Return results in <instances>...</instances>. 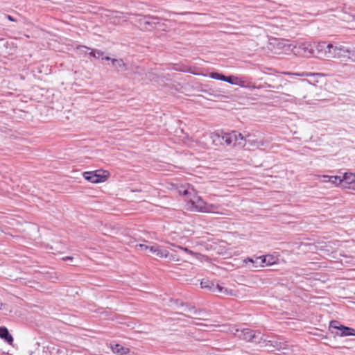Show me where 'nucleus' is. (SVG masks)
<instances>
[{
	"instance_id": "nucleus-1",
	"label": "nucleus",
	"mask_w": 355,
	"mask_h": 355,
	"mask_svg": "<svg viewBox=\"0 0 355 355\" xmlns=\"http://www.w3.org/2000/svg\"><path fill=\"white\" fill-rule=\"evenodd\" d=\"M210 139L214 146H218L224 141L229 146H243L244 145L243 136L236 131L231 132H214L210 134Z\"/></svg>"
},
{
	"instance_id": "nucleus-2",
	"label": "nucleus",
	"mask_w": 355,
	"mask_h": 355,
	"mask_svg": "<svg viewBox=\"0 0 355 355\" xmlns=\"http://www.w3.org/2000/svg\"><path fill=\"white\" fill-rule=\"evenodd\" d=\"M189 202L191 207L196 211L223 214L218 210L220 208L219 205L207 203L201 198V197L197 196L196 191H195L194 195L189 197Z\"/></svg>"
},
{
	"instance_id": "nucleus-3",
	"label": "nucleus",
	"mask_w": 355,
	"mask_h": 355,
	"mask_svg": "<svg viewBox=\"0 0 355 355\" xmlns=\"http://www.w3.org/2000/svg\"><path fill=\"white\" fill-rule=\"evenodd\" d=\"M279 49L287 47L291 49L293 54L300 56L310 57L314 55L313 44L309 42L298 43L295 45H286L284 42H279L277 44Z\"/></svg>"
},
{
	"instance_id": "nucleus-4",
	"label": "nucleus",
	"mask_w": 355,
	"mask_h": 355,
	"mask_svg": "<svg viewBox=\"0 0 355 355\" xmlns=\"http://www.w3.org/2000/svg\"><path fill=\"white\" fill-rule=\"evenodd\" d=\"M331 48V53L329 55L331 58L339 59L342 62H347L350 59L351 55H354L355 53V48L336 43L333 44Z\"/></svg>"
},
{
	"instance_id": "nucleus-5",
	"label": "nucleus",
	"mask_w": 355,
	"mask_h": 355,
	"mask_svg": "<svg viewBox=\"0 0 355 355\" xmlns=\"http://www.w3.org/2000/svg\"><path fill=\"white\" fill-rule=\"evenodd\" d=\"M223 331L232 333L239 339L248 342L261 343V340H262V337L259 336L261 334L260 332L257 334L255 331L250 329L239 330L235 327H228L227 329H224Z\"/></svg>"
},
{
	"instance_id": "nucleus-6",
	"label": "nucleus",
	"mask_w": 355,
	"mask_h": 355,
	"mask_svg": "<svg viewBox=\"0 0 355 355\" xmlns=\"http://www.w3.org/2000/svg\"><path fill=\"white\" fill-rule=\"evenodd\" d=\"M201 288H207L210 291L215 293H220L225 295H233V291L232 290H229L227 288H225L220 285L218 283H216L214 282H211L207 279L202 280Z\"/></svg>"
},
{
	"instance_id": "nucleus-7",
	"label": "nucleus",
	"mask_w": 355,
	"mask_h": 355,
	"mask_svg": "<svg viewBox=\"0 0 355 355\" xmlns=\"http://www.w3.org/2000/svg\"><path fill=\"white\" fill-rule=\"evenodd\" d=\"M333 44H327L325 42H321L318 43H313L314 51L317 52V56L324 57L328 59H331L330 53H331V48Z\"/></svg>"
},
{
	"instance_id": "nucleus-8",
	"label": "nucleus",
	"mask_w": 355,
	"mask_h": 355,
	"mask_svg": "<svg viewBox=\"0 0 355 355\" xmlns=\"http://www.w3.org/2000/svg\"><path fill=\"white\" fill-rule=\"evenodd\" d=\"M106 173V171H101L85 172L83 176L85 180L90 181L91 182L98 183L107 180V174H105Z\"/></svg>"
},
{
	"instance_id": "nucleus-9",
	"label": "nucleus",
	"mask_w": 355,
	"mask_h": 355,
	"mask_svg": "<svg viewBox=\"0 0 355 355\" xmlns=\"http://www.w3.org/2000/svg\"><path fill=\"white\" fill-rule=\"evenodd\" d=\"M331 329H336L340 331V336H354L355 335V329L343 326L342 324L338 325V322L337 321H332L330 323Z\"/></svg>"
},
{
	"instance_id": "nucleus-10",
	"label": "nucleus",
	"mask_w": 355,
	"mask_h": 355,
	"mask_svg": "<svg viewBox=\"0 0 355 355\" xmlns=\"http://www.w3.org/2000/svg\"><path fill=\"white\" fill-rule=\"evenodd\" d=\"M149 252L160 258H167L169 255L166 249L157 244L151 245L149 247Z\"/></svg>"
},
{
	"instance_id": "nucleus-11",
	"label": "nucleus",
	"mask_w": 355,
	"mask_h": 355,
	"mask_svg": "<svg viewBox=\"0 0 355 355\" xmlns=\"http://www.w3.org/2000/svg\"><path fill=\"white\" fill-rule=\"evenodd\" d=\"M311 84L309 80H304L301 84L296 85L297 94L301 96L303 99L307 97L308 89L311 87Z\"/></svg>"
},
{
	"instance_id": "nucleus-12",
	"label": "nucleus",
	"mask_w": 355,
	"mask_h": 355,
	"mask_svg": "<svg viewBox=\"0 0 355 355\" xmlns=\"http://www.w3.org/2000/svg\"><path fill=\"white\" fill-rule=\"evenodd\" d=\"M150 19H155V18L150 16H140L137 22L141 29L148 30V26L153 28V25L155 24V22L151 21Z\"/></svg>"
},
{
	"instance_id": "nucleus-13",
	"label": "nucleus",
	"mask_w": 355,
	"mask_h": 355,
	"mask_svg": "<svg viewBox=\"0 0 355 355\" xmlns=\"http://www.w3.org/2000/svg\"><path fill=\"white\" fill-rule=\"evenodd\" d=\"M196 190L190 184L182 185L178 188V193L180 195L187 196V200H189V197L195 194Z\"/></svg>"
},
{
	"instance_id": "nucleus-14",
	"label": "nucleus",
	"mask_w": 355,
	"mask_h": 355,
	"mask_svg": "<svg viewBox=\"0 0 355 355\" xmlns=\"http://www.w3.org/2000/svg\"><path fill=\"white\" fill-rule=\"evenodd\" d=\"M263 343H265L266 347L273 348V349H269V350H270V351H273L274 349H277V350L287 349V348L285 347L286 344L282 342H279L277 340L272 341V340H264Z\"/></svg>"
},
{
	"instance_id": "nucleus-15",
	"label": "nucleus",
	"mask_w": 355,
	"mask_h": 355,
	"mask_svg": "<svg viewBox=\"0 0 355 355\" xmlns=\"http://www.w3.org/2000/svg\"><path fill=\"white\" fill-rule=\"evenodd\" d=\"M78 49H79L80 52H83L85 53H87V51H90L89 54L95 58H99L100 57L103 56L104 54L103 52L100 50L91 49L85 46H80L78 47Z\"/></svg>"
},
{
	"instance_id": "nucleus-16",
	"label": "nucleus",
	"mask_w": 355,
	"mask_h": 355,
	"mask_svg": "<svg viewBox=\"0 0 355 355\" xmlns=\"http://www.w3.org/2000/svg\"><path fill=\"white\" fill-rule=\"evenodd\" d=\"M244 139V145L243 146H239L240 148H243L245 146L246 144H248L250 146L253 148H259L261 146L263 145L262 141H258L257 139L251 138V136L248 135L245 137H243Z\"/></svg>"
},
{
	"instance_id": "nucleus-17",
	"label": "nucleus",
	"mask_w": 355,
	"mask_h": 355,
	"mask_svg": "<svg viewBox=\"0 0 355 355\" xmlns=\"http://www.w3.org/2000/svg\"><path fill=\"white\" fill-rule=\"evenodd\" d=\"M0 338L9 344H12L13 342L12 336L10 334L8 329L5 327H0Z\"/></svg>"
},
{
	"instance_id": "nucleus-18",
	"label": "nucleus",
	"mask_w": 355,
	"mask_h": 355,
	"mask_svg": "<svg viewBox=\"0 0 355 355\" xmlns=\"http://www.w3.org/2000/svg\"><path fill=\"white\" fill-rule=\"evenodd\" d=\"M244 261L247 263L250 262L252 263V269H257L259 267H263L262 257H257L255 259L248 257Z\"/></svg>"
},
{
	"instance_id": "nucleus-19",
	"label": "nucleus",
	"mask_w": 355,
	"mask_h": 355,
	"mask_svg": "<svg viewBox=\"0 0 355 355\" xmlns=\"http://www.w3.org/2000/svg\"><path fill=\"white\" fill-rule=\"evenodd\" d=\"M112 350L114 354L119 355H125L129 353L130 349L127 347H124L119 344H116L112 346Z\"/></svg>"
},
{
	"instance_id": "nucleus-20",
	"label": "nucleus",
	"mask_w": 355,
	"mask_h": 355,
	"mask_svg": "<svg viewBox=\"0 0 355 355\" xmlns=\"http://www.w3.org/2000/svg\"><path fill=\"white\" fill-rule=\"evenodd\" d=\"M342 183L349 184L355 183V174L352 173H345L341 178Z\"/></svg>"
},
{
	"instance_id": "nucleus-21",
	"label": "nucleus",
	"mask_w": 355,
	"mask_h": 355,
	"mask_svg": "<svg viewBox=\"0 0 355 355\" xmlns=\"http://www.w3.org/2000/svg\"><path fill=\"white\" fill-rule=\"evenodd\" d=\"M112 64L117 70L125 69V64L121 59H112Z\"/></svg>"
},
{
	"instance_id": "nucleus-22",
	"label": "nucleus",
	"mask_w": 355,
	"mask_h": 355,
	"mask_svg": "<svg viewBox=\"0 0 355 355\" xmlns=\"http://www.w3.org/2000/svg\"><path fill=\"white\" fill-rule=\"evenodd\" d=\"M238 80H239V78L237 77L234 76H230L225 77V82H227L232 85H239L243 87L244 81L240 80L239 82H238L237 81Z\"/></svg>"
},
{
	"instance_id": "nucleus-23",
	"label": "nucleus",
	"mask_w": 355,
	"mask_h": 355,
	"mask_svg": "<svg viewBox=\"0 0 355 355\" xmlns=\"http://www.w3.org/2000/svg\"><path fill=\"white\" fill-rule=\"evenodd\" d=\"M263 266L264 265L270 266L275 263V258L270 255L261 256Z\"/></svg>"
},
{
	"instance_id": "nucleus-24",
	"label": "nucleus",
	"mask_w": 355,
	"mask_h": 355,
	"mask_svg": "<svg viewBox=\"0 0 355 355\" xmlns=\"http://www.w3.org/2000/svg\"><path fill=\"white\" fill-rule=\"evenodd\" d=\"M209 77L213 79L225 81L226 76L217 72H212L209 74Z\"/></svg>"
},
{
	"instance_id": "nucleus-25",
	"label": "nucleus",
	"mask_w": 355,
	"mask_h": 355,
	"mask_svg": "<svg viewBox=\"0 0 355 355\" xmlns=\"http://www.w3.org/2000/svg\"><path fill=\"white\" fill-rule=\"evenodd\" d=\"M329 182L335 185H339L342 183L341 177L338 175L331 176Z\"/></svg>"
},
{
	"instance_id": "nucleus-26",
	"label": "nucleus",
	"mask_w": 355,
	"mask_h": 355,
	"mask_svg": "<svg viewBox=\"0 0 355 355\" xmlns=\"http://www.w3.org/2000/svg\"><path fill=\"white\" fill-rule=\"evenodd\" d=\"M189 312L191 314L199 316L198 318V319H203L202 318L203 314L202 313V311H200V310H196L195 308H191V309H189Z\"/></svg>"
},
{
	"instance_id": "nucleus-27",
	"label": "nucleus",
	"mask_w": 355,
	"mask_h": 355,
	"mask_svg": "<svg viewBox=\"0 0 355 355\" xmlns=\"http://www.w3.org/2000/svg\"><path fill=\"white\" fill-rule=\"evenodd\" d=\"M149 247H150V245H146V244H139V245H136V248L138 250H141V251H147V250L149 251Z\"/></svg>"
},
{
	"instance_id": "nucleus-28",
	"label": "nucleus",
	"mask_w": 355,
	"mask_h": 355,
	"mask_svg": "<svg viewBox=\"0 0 355 355\" xmlns=\"http://www.w3.org/2000/svg\"><path fill=\"white\" fill-rule=\"evenodd\" d=\"M320 178L321 179V182H329V180H331L330 175H322L320 176Z\"/></svg>"
},
{
	"instance_id": "nucleus-29",
	"label": "nucleus",
	"mask_w": 355,
	"mask_h": 355,
	"mask_svg": "<svg viewBox=\"0 0 355 355\" xmlns=\"http://www.w3.org/2000/svg\"><path fill=\"white\" fill-rule=\"evenodd\" d=\"M178 248H180V250H183L184 252L188 253V254H193V252L189 250L188 248H183V247H181V246H178Z\"/></svg>"
},
{
	"instance_id": "nucleus-30",
	"label": "nucleus",
	"mask_w": 355,
	"mask_h": 355,
	"mask_svg": "<svg viewBox=\"0 0 355 355\" xmlns=\"http://www.w3.org/2000/svg\"><path fill=\"white\" fill-rule=\"evenodd\" d=\"M285 74H287V75H296V76H307V74L306 73H290V72H286L284 73Z\"/></svg>"
},
{
	"instance_id": "nucleus-31",
	"label": "nucleus",
	"mask_w": 355,
	"mask_h": 355,
	"mask_svg": "<svg viewBox=\"0 0 355 355\" xmlns=\"http://www.w3.org/2000/svg\"><path fill=\"white\" fill-rule=\"evenodd\" d=\"M268 87H272V88H276V89H281L283 87L282 85H279L278 86H271L270 85H268Z\"/></svg>"
},
{
	"instance_id": "nucleus-32",
	"label": "nucleus",
	"mask_w": 355,
	"mask_h": 355,
	"mask_svg": "<svg viewBox=\"0 0 355 355\" xmlns=\"http://www.w3.org/2000/svg\"><path fill=\"white\" fill-rule=\"evenodd\" d=\"M349 60L355 62V53L354 54V55H351Z\"/></svg>"
},
{
	"instance_id": "nucleus-33",
	"label": "nucleus",
	"mask_w": 355,
	"mask_h": 355,
	"mask_svg": "<svg viewBox=\"0 0 355 355\" xmlns=\"http://www.w3.org/2000/svg\"><path fill=\"white\" fill-rule=\"evenodd\" d=\"M62 259H63L64 261L72 260V259H73V257H64Z\"/></svg>"
},
{
	"instance_id": "nucleus-34",
	"label": "nucleus",
	"mask_w": 355,
	"mask_h": 355,
	"mask_svg": "<svg viewBox=\"0 0 355 355\" xmlns=\"http://www.w3.org/2000/svg\"><path fill=\"white\" fill-rule=\"evenodd\" d=\"M297 100H298V99H297V97H295V96H293V98H292V101H292V102H294V103H297Z\"/></svg>"
},
{
	"instance_id": "nucleus-35",
	"label": "nucleus",
	"mask_w": 355,
	"mask_h": 355,
	"mask_svg": "<svg viewBox=\"0 0 355 355\" xmlns=\"http://www.w3.org/2000/svg\"><path fill=\"white\" fill-rule=\"evenodd\" d=\"M7 18L10 20V21H15V19H13V17L10 15H7Z\"/></svg>"
},
{
	"instance_id": "nucleus-36",
	"label": "nucleus",
	"mask_w": 355,
	"mask_h": 355,
	"mask_svg": "<svg viewBox=\"0 0 355 355\" xmlns=\"http://www.w3.org/2000/svg\"><path fill=\"white\" fill-rule=\"evenodd\" d=\"M103 59H105V60H111V61H112V58H110V57H108V56L105 57Z\"/></svg>"
},
{
	"instance_id": "nucleus-37",
	"label": "nucleus",
	"mask_w": 355,
	"mask_h": 355,
	"mask_svg": "<svg viewBox=\"0 0 355 355\" xmlns=\"http://www.w3.org/2000/svg\"><path fill=\"white\" fill-rule=\"evenodd\" d=\"M289 83V81H288V80H284V85H286L287 83Z\"/></svg>"
},
{
	"instance_id": "nucleus-38",
	"label": "nucleus",
	"mask_w": 355,
	"mask_h": 355,
	"mask_svg": "<svg viewBox=\"0 0 355 355\" xmlns=\"http://www.w3.org/2000/svg\"><path fill=\"white\" fill-rule=\"evenodd\" d=\"M3 304L0 302V309H1Z\"/></svg>"
}]
</instances>
